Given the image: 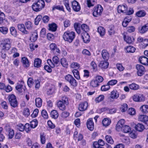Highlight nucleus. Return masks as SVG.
<instances>
[{
  "label": "nucleus",
  "mask_w": 148,
  "mask_h": 148,
  "mask_svg": "<svg viewBox=\"0 0 148 148\" xmlns=\"http://www.w3.org/2000/svg\"><path fill=\"white\" fill-rule=\"evenodd\" d=\"M45 5V2L43 0H38L36 2L33 3L32 8L34 11L38 12L44 8Z\"/></svg>",
  "instance_id": "nucleus-1"
},
{
  "label": "nucleus",
  "mask_w": 148,
  "mask_h": 148,
  "mask_svg": "<svg viewBox=\"0 0 148 148\" xmlns=\"http://www.w3.org/2000/svg\"><path fill=\"white\" fill-rule=\"evenodd\" d=\"M75 37V33L73 31L66 32L63 35V38L64 40L69 43L72 42Z\"/></svg>",
  "instance_id": "nucleus-2"
},
{
  "label": "nucleus",
  "mask_w": 148,
  "mask_h": 148,
  "mask_svg": "<svg viewBox=\"0 0 148 148\" xmlns=\"http://www.w3.org/2000/svg\"><path fill=\"white\" fill-rule=\"evenodd\" d=\"M64 78L72 88H74L77 86L78 82L72 75L68 74Z\"/></svg>",
  "instance_id": "nucleus-3"
},
{
  "label": "nucleus",
  "mask_w": 148,
  "mask_h": 148,
  "mask_svg": "<svg viewBox=\"0 0 148 148\" xmlns=\"http://www.w3.org/2000/svg\"><path fill=\"white\" fill-rule=\"evenodd\" d=\"M8 99L10 106L14 108L18 107V102L16 97L14 94H11L9 95Z\"/></svg>",
  "instance_id": "nucleus-4"
},
{
  "label": "nucleus",
  "mask_w": 148,
  "mask_h": 148,
  "mask_svg": "<svg viewBox=\"0 0 148 148\" xmlns=\"http://www.w3.org/2000/svg\"><path fill=\"white\" fill-rule=\"evenodd\" d=\"M53 62L51 59H48L47 60V63L52 68H53L55 66H57L59 63V60L56 56H54L53 58Z\"/></svg>",
  "instance_id": "nucleus-5"
},
{
  "label": "nucleus",
  "mask_w": 148,
  "mask_h": 148,
  "mask_svg": "<svg viewBox=\"0 0 148 148\" xmlns=\"http://www.w3.org/2000/svg\"><path fill=\"white\" fill-rule=\"evenodd\" d=\"M15 88L20 93L24 92L26 89V88L24 85V81L22 80L19 81L17 83Z\"/></svg>",
  "instance_id": "nucleus-6"
},
{
  "label": "nucleus",
  "mask_w": 148,
  "mask_h": 148,
  "mask_svg": "<svg viewBox=\"0 0 148 148\" xmlns=\"http://www.w3.org/2000/svg\"><path fill=\"white\" fill-rule=\"evenodd\" d=\"M103 10V8L101 5H98L97 6L95 7L93 9V16L97 17L100 15Z\"/></svg>",
  "instance_id": "nucleus-7"
},
{
  "label": "nucleus",
  "mask_w": 148,
  "mask_h": 148,
  "mask_svg": "<svg viewBox=\"0 0 148 148\" xmlns=\"http://www.w3.org/2000/svg\"><path fill=\"white\" fill-rule=\"evenodd\" d=\"M1 46L3 49L9 50L11 47L10 39L9 38L4 39L3 42L1 44Z\"/></svg>",
  "instance_id": "nucleus-8"
},
{
  "label": "nucleus",
  "mask_w": 148,
  "mask_h": 148,
  "mask_svg": "<svg viewBox=\"0 0 148 148\" xmlns=\"http://www.w3.org/2000/svg\"><path fill=\"white\" fill-rule=\"evenodd\" d=\"M5 134L8 136L9 138L10 139L12 138L14 134V130L8 126H5Z\"/></svg>",
  "instance_id": "nucleus-9"
},
{
  "label": "nucleus",
  "mask_w": 148,
  "mask_h": 148,
  "mask_svg": "<svg viewBox=\"0 0 148 148\" xmlns=\"http://www.w3.org/2000/svg\"><path fill=\"white\" fill-rule=\"evenodd\" d=\"M137 69V73L138 76H141L144 74L145 69L144 67L142 65L137 64L136 66Z\"/></svg>",
  "instance_id": "nucleus-10"
},
{
  "label": "nucleus",
  "mask_w": 148,
  "mask_h": 148,
  "mask_svg": "<svg viewBox=\"0 0 148 148\" xmlns=\"http://www.w3.org/2000/svg\"><path fill=\"white\" fill-rule=\"evenodd\" d=\"M133 99L134 101L136 102L143 101L145 100V97L143 95H134Z\"/></svg>",
  "instance_id": "nucleus-11"
},
{
  "label": "nucleus",
  "mask_w": 148,
  "mask_h": 148,
  "mask_svg": "<svg viewBox=\"0 0 148 148\" xmlns=\"http://www.w3.org/2000/svg\"><path fill=\"white\" fill-rule=\"evenodd\" d=\"M71 4L72 8L74 11L78 12L80 10V5L77 1L75 0H73L71 2Z\"/></svg>",
  "instance_id": "nucleus-12"
},
{
  "label": "nucleus",
  "mask_w": 148,
  "mask_h": 148,
  "mask_svg": "<svg viewBox=\"0 0 148 148\" xmlns=\"http://www.w3.org/2000/svg\"><path fill=\"white\" fill-rule=\"evenodd\" d=\"M86 125L88 128L90 130L92 131L94 128V123L92 118H89L87 121Z\"/></svg>",
  "instance_id": "nucleus-13"
},
{
  "label": "nucleus",
  "mask_w": 148,
  "mask_h": 148,
  "mask_svg": "<svg viewBox=\"0 0 148 148\" xmlns=\"http://www.w3.org/2000/svg\"><path fill=\"white\" fill-rule=\"evenodd\" d=\"M88 103L87 102L81 103L78 106V109L80 111H83L86 110L88 107Z\"/></svg>",
  "instance_id": "nucleus-14"
},
{
  "label": "nucleus",
  "mask_w": 148,
  "mask_h": 148,
  "mask_svg": "<svg viewBox=\"0 0 148 148\" xmlns=\"http://www.w3.org/2000/svg\"><path fill=\"white\" fill-rule=\"evenodd\" d=\"M127 8L125 5H119L117 9V11L119 13H126L127 11Z\"/></svg>",
  "instance_id": "nucleus-15"
},
{
  "label": "nucleus",
  "mask_w": 148,
  "mask_h": 148,
  "mask_svg": "<svg viewBox=\"0 0 148 148\" xmlns=\"http://www.w3.org/2000/svg\"><path fill=\"white\" fill-rule=\"evenodd\" d=\"M18 29L24 34H27L28 32L26 30L25 25L23 24H19L18 25Z\"/></svg>",
  "instance_id": "nucleus-16"
},
{
  "label": "nucleus",
  "mask_w": 148,
  "mask_h": 148,
  "mask_svg": "<svg viewBox=\"0 0 148 148\" xmlns=\"http://www.w3.org/2000/svg\"><path fill=\"white\" fill-rule=\"evenodd\" d=\"M108 33V35L110 36H113L116 33V31L114 26L112 25L109 27Z\"/></svg>",
  "instance_id": "nucleus-17"
},
{
  "label": "nucleus",
  "mask_w": 148,
  "mask_h": 148,
  "mask_svg": "<svg viewBox=\"0 0 148 148\" xmlns=\"http://www.w3.org/2000/svg\"><path fill=\"white\" fill-rule=\"evenodd\" d=\"M132 19V17L129 16L125 18L122 23L123 26L124 27H126L128 25L129 23L131 21Z\"/></svg>",
  "instance_id": "nucleus-18"
},
{
  "label": "nucleus",
  "mask_w": 148,
  "mask_h": 148,
  "mask_svg": "<svg viewBox=\"0 0 148 148\" xmlns=\"http://www.w3.org/2000/svg\"><path fill=\"white\" fill-rule=\"evenodd\" d=\"M82 38L84 42L85 43H88L90 41V36L87 32H85L82 35Z\"/></svg>",
  "instance_id": "nucleus-19"
},
{
  "label": "nucleus",
  "mask_w": 148,
  "mask_h": 148,
  "mask_svg": "<svg viewBox=\"0 0 148 148\" xmlns=\"http://www.w3.org/2000/svg\"><path fill=\"white\" fill-rule=\"evenodd\" d=\"M42 60L38 58H35L34 61V66L37 68L40 67L41 65Z\"/></svg>",
  "instance_id": "nucleus-20"
},
{
  "label": "nucleus",
  "mask_w": 148,
  "mask_h": 148,
  "mask_svg": "<svg viewBox=\"0 0 148 148\" xmlns=\"http://www.w3.org/2000/svg\"><path fill=\"white\" fill-rule=\"evenodd\" d=\"M66 105V104H65L60 101H58L57 106L60 110L62 111L65 110Z\"/></svg>",
  "instance_id": "nucleus-21"
},
{
  "label": "nucleus",
  "mask_w": 148,
  "mask_h": 148,
  "mask_svg": "<svg viewBox=\"0 0 148 148\" xmlns=\"http://www.w3.org/2000/svg\"><path fill=\"white\" fill-rule=\"evenodd\" d=\"M21 61L23 66L25 67L28 68L30 64L29 60L26 57H24L22 58Z\"/></svg>",
  "instance_id": "nucleus-22"
},
{
  "label": "nucleus",
  "mask_w": 148,
  "mask_h": 148,
  "mask_svg": "<svg viewBox=\"0 0 148 148\" xmlns=\"http://www.w3.org/2000/svg\"><path fill=\"white\" fill-rule=\"evenodd\" d=\"M103 59L105 60H107L109 58V54L107 51L105 49L102 50L101 53Z\"/></svg>",
  "instance_id": "nucleus-23"
},
{
  "label": "nucleus",
  "mask_w": 148,
  "mask_h": 148,
  "mask_svg": "<svg viewBox=\"0 0 148 148\" xmlns=\"http://www.w3.org/2000/svg\"><path fill=\"white\" fill-rule=\"evenodd\" d=\"M141 63L144 65H148V58L145 57H141L139 59Z\"/></svg>",
  "instance_id": "nucleus-24"
},
{
  "label": "nucleus",
  "mask_w": 148,
  "mask_h": 148,
  "mask_svg": "<svg viewBox=\"0 0 148 148\" xmlns=\"http://www.w3.org/2000/svg\"><path fill=\"white\" fill-rule=\"evenodd\" d=\"M119 96V92L116 90H113L111 92L110 94V97L113 99H117Z\"/></svg>",
  "instance_id": "nucleus-25"
},
{
  "label": "nucleus",
  "mask_w": 148,
  "mask_h": 148,
  "mask_svg": "<svg viewBox=\"0 0 148 148\" xmlns=\"http://www.w3.org/2000/svg\"><path fill=\"white\" fill-rule=\"evenodd\" d=\"M148 31V23L142 26L139 30L140 33L144 34Z\"/></svg>",
  "instance_id": "nucleus-26"
},
{
  "label": "nucleus",
  "mask_w": 148,
  "mask_h": 148,
  "mask_svg": "<svg viewBox=\"0 0 148 148\" xmlns=\"http://www.w3.org/2000/svg\"><path fill=\"white\" fill-rule=\"evenodd\" d=\"M138 119L141 121L145 122L148 121V116L145 115H140L138 116Z\"/></svg>",
  "instance_id": "nucleus-27"
},
{
  "label": "nucleus",
  "mask_w": 148,
  "mask_h": 148,
  "mask_svg": "<svg viewBox=\"0 0 148 148\" xmlns=\"http://www.w3.org/2000/svg\"><path fill=\"white\" fill-rule=\"evenodd\" d=\"M109 63L106 61H101L99 64V66L102 69H106L108 66Z\"/></svg>",
  "instance_id": "nucleus-28"
},
{
  "label": "nucleus",
  "mask_w": 148,
  "mask_h": 148,
  "mask_svg": "<svg viewBox=\"0 0 148 148\" xmlns=\"http://www.w3.org/2000/svg\"><path fill=\"white\" fill-rule=\"evenodd\" d=\"M135 129L139 132H142L145 129L144 126L142 124L138 123L136 125L135 127Z\"/></svg>",
  "instance_id": "nucleus-29"
},
{
  "label": "nucleus",
  "mask_w": 148,
  "mask_h": 148,
  "mask_svg": "<svg viewBox=\"0 0 148 148\" xmlns=\"http://www.w3.org/2000/svg\"><path fill=\"white\" fill-rule=\"evenodd\" d=\"M140 110L143 113L148 112V105H144L140 108Z\"/></svg>",
  "instance_id": "nucleus-30"
},
{
  "label": "nucleus",
  "mask_w": 148,
  "mask_h": 148,
  "mask_svg": "<svg viewBox=\"0 0 148 148\" xmlns=\"http://www.w3.org/2000/svg\"><path fill=\"white\" fill-rule=\"evenodd\" d=\"M98 32L101 37L103 36L105 34L106 31L104 28L102 27H99L97 29Z\"/></svg>",
  "instance_id": "nucleus-31"
},
{
  "label": "nucleus",
  "mask_w": 148,
  "mask_h": 148,
  "mask_svg": "<svg viewBox=\"0 0 148 148\" xmlns=\"http://www.w3.org/2000/svg\"><path fill=\"white\" fill-rule=\"evenodd\" d=\"M7 19L5 18V15L2 12L0 11V24H3L4 21H6Z\"/></svg>",
  "instance_id": "nucleus-32"
},
{
  "label": "nucleus",
  "mask_w": 148,
  "mask_h": 148,
  "mask_svg": "<svg viewBox=\"0 0 148 148\" xmlns=\"http://www.w3.org/2000/svg\"><path fill=\"white\" fill-rule=\"evenodd\" d=\"M124 40L127 43L129 44L132 43L134 40V38L133 37H130L125 36L124 37Z\"/></svg>",
  "instance_id": "nucleus-33"
},
{
  "label": "nucleus",
  "mask_w": 148,
  "mask_h": 148,
  "mask_svg": "<svg viewBox=\"0 0 148 148\" xmlns=\"http://www.w3.org/2000/svg\"><path fill=\"white\" fill-rule=\"evenodd\" d=\"M50 115L52 118L56 119L58 118L59 114L57 110H53L51 112Z\"/></svg>",
  "instance_id": "nucleus-34"
},
{
  "label": "nucleus",
  "mask_w": 148,
  "mask_h": 148,
  "mask_svg": "<svg viewBox=\"0 0 148 148\" xmlns=\"http://www.w3.org/2000/svg\"><path fill=\"white\" fill-rule=\"evenodd\" d=\"M38 38L37 33L36 32H34L30 38V40L32 42H34L36 41Z\"/></svg>",
  "instance_id": "nucleus-35"
},
{
  "label": "nucleus",
  "mask_w": 148,
  "mask_h": 148,
  "mask_svg": "<svg viewBox=\"0 0 148 148\" xmlns=\"http://www.w3.org/2000/svg\"><path fill=\"white\" fill-rule=\"evenodd\" d=\"M111 120L107 118H104L102 121V124L104 126L107 127L110 123Z\"/></svg>",
  "instance_id": "nucleus-36"
},
{
  "label": "nucleus",
  "mask_w": 148,
  "mask_h": 148,
  "mask_svg": "<svg viewBox=\"0 0 148 148\" xmlns=\"http://www.w3.org/2000/svg\"><path fill=\"white\" fill-rule=\"evenodd\" d=\"M129 87L130 89L134 90H137L139 88V86L138 85L134 83L130 84Z\"/></svg>",
  "instance_id": "nucleus-37"
},
{
  "label": "nucleus",
  "mask_w": 148,
  "mask_h": 148,
  "mask_svg": "<svg viewBox=\"0 0 148 148\" xmlns=\"http://www.w3.org/2000/svg\"><path fill=\"white\" fill-rule=\"evenodd\" d=\"M136 15L138 17H142L146 14V12L144 10H140L136 13Z\"/></svg>",
  "instance_id": "nucleus-38"
},
{
  "label": "nucleus",
  "mask_w": 148,
  "mask_h": 148,
  "mask_svg": "<svg viewBox=\"0 0 148 148\" xmlns=\"http://www.w3.org/2000/svg\"><path fill=\"white\" fill-rule=\"evenodd\" d=\"M36 105L38 107H40L42 105V100L39 98H36L35 99Z\"/></svg>",
  "instance_id": "nucleus-39"
},
{
  "label": "nucleus",
  "mask_w": 148,
  "mask_h": 148,
  "mask_svg": "<svg viewBox=\"0 0 148 148\" xmlns=\"http://www.w3.org/2000/svg\"><path fill=\"white\" fill-rule=\"evenodd\" d=\"M38 124V121L36 119H34L30 122V126L32 128H34L37 127Z\"/></svg>",
  "instance_id": "nucleus-40"
},
{
  "label": "nucleus",
  "mask_w": 148,
  "mask_h": 148,
  "mask_svg": "<svg viewBox=\"0 0 148 148\" xmlns=\"http://www.w3.org/2000/svg\"><path fill=\"white\" fill-rule=\"evenodd\" d=\"M73 73L75 78L77 80H79L80 77L79 75V72L77 69H75L72 71Z\"/></svg>",
  "instance_id": "nucleus-41"
},
{
  "label": "nucleus",
  "mask_w": 148,
  "mask_h": 148,
  "mask_svg": "<svg viewBox=\"0 0 148 148\" xmlns=\"http://www.w3.org/2000/svg\"><path fill=\"white\" fill-rule=\"evenodd\" d=\"M90 84V86L93 87H97L99 85L95 79H92L91 81Z\"/></svg>",
  "instance_id": "nucleus-42"
},
{
  "label": "nucleus",
  "mask_w": 148,
  "mask_h": 148,
  "mask_svg": "<svg viewBox=\"0 0 148 148\" xmlns=\"http://www.w3.org/2000/svg\"><path fill=\"white\" fill-rule=\"evenodd\" d=\"M61 64L62 66L64 67H67L68 64L66 60L64 58H62L61 59Z\"/></svg>",
  "instance_id": "nucleus-43"
},
{
  "label": "nucleus",
  "mask_w": 148,
  "mask_h": 148,
  "mask_svg": "<svg viewBox=\"0 0 148 148\" xmlns=\"http://www.w3.org/2000/svg\"><path fill=\"white\" fill-rule=\"evenodd\" d=\"M105 139L106 141L108 143L113 144L114 141L112 137L110 135H106L105 137Z\"/></svg>",
  "instance_id": "nucleus-44"
},
{
  "label": "nucleus",
  "mask_w": 148,
  "mask_h": 148,
  "mask_svg": "<svg viewBox=\"0 0 148 148\" xmlns=\"http://www.w3.org/2000/svg\"><path fill=\"white\" fill-rule=\"evenodd\" d=\"M126 51L128 53H134L136 50V49L134 47L129 46L126 48Z\"/></svg>",
  "instance_id": "nucleus-45"
},
{
  "label": "nucleus",
  "mask_w": 148,
  "mask_h": 148,
  "mask_svg": "<svg viewBox=\"0 0 148 148\" xmlns=\"http://www.w3.org/2000/svg\"><path fill=\"white\" fill-rule=\"evenodd\" d=\"M122 141L123 143H125L126 144L128 145L130 143V139L127 136H125L123 135V137L121 138Z\"/></svg>",
  "instance_id": "nucleus-46"
},
{
  "label": "nucleus",
  "mask_w": 148,
  "mask_h": 148,
  "mask_svg": "<svg viewBox=\"0 0 148 148\" xmlns=\"http://www.w3.org/2000/svg\"><path fill=\"white\" fill-rule=\"evenodd\" d=\"M59 101H60L65 104H66V105L69 104L68 98L65 96H62L60 99Z\"/></svg>",
  "instance_id": "nucleus-47"
},
{
  "label": "nucleus",
  "mask_w": 148,
  "mask_h": 148,
  "mask_svg": "<svg viewBox=\"0 0 148 148\" xmlns=\"http://www.w3.org/2000/svg\"><path fill=\"white\" fill-rule=\"evenodd\" d=\"M131 128L130 127L127 125H125L123 126L122 128V131L125 133L129 132L131 131Z\"/></svg>",
  "instance_id": "nucleus-48"
},
{
  "label": "nucleus",
  "mask_w": 148,
  "mask_h": 148,
  "mask_svg": "<svg viewBox=\"0 0 148 148\" xmlns=\"http://www.w3.org/2000/svg\"><path fill=\"white\" fill-rule=\"evenodd\" d=\"M10 31L11 34L14 37H16L17 36V32L16 29L14 27H11L10 28Z\"/></svg>",
  "instance_id": "nucleus-49"
},
{
  "label": "nucleus",
  "mask_w": 148,
  "mask_h": 148,
  "mask_svg": "<svg viewBox=\"0 0 148 148\" xmlns=\"http://www.w3.org/2000/svg\"><path fill=\"white\" fill-rule=\"evenodd\" d=\"M64 3L65 5L67 10L69 12L71 11V9L69 6L68 0H64Z\"/></svg>",
  "instance_id": "nucleus-50"
},
{
  "label": "nucleus",
  "mask_w": 148,
  "mask_h": 148,
  "mask_svg": "<svg viewBox=\"0 0 148 148\" xmlns=\"http://www.w3.org/2000/svg\"><path fill=\"white\" fill-rule=\"evenodd\" d=\"M8 31V29L7 27H0V32L3 34H6Z\"/></svg>",
  "instance_id": "nucleus-51"
},
{
  "label": "nucleus",
  "mask_w": 148,
  "mask_h": 148,
  "mask_svg": "<svg viewBox=\"0 0 148 148\" xmlns=\"http://www.w3.org/2000/svg\"><path fill=\"white\" fill-rule=\"evenodd\" d=\"M49 29L50 30L52 31H55L57 29L56 25L54 23H53L49 26Z\"/></svg>",
  "instance_id": "nucleus-52"
},
{
  "label": "nucleus",
  "mask_w": 148,
  "mask_h": 148,
  "mask_svg": "<svg viewBox=\"0 0 148 148\" xmlns=\"http://www.w3.org/2000/svg\"><path fill=\"white\" fill-rule=\"evenodd\" d=\"M128 108V105L126 103H124L121 106L120 110L121 112H124L126 111Z\"/></svg>",
  "instance_id": "nucleus-53"
},
{
  "label": "nucleus",
  "mask_w": 148,
  "mask_h": 148,
  "mask_svg": "<svg viewBox=\"0 0 148 148\" xmlns=\"http://www.w3.org/2000/svg\"><path fill=\"white\" fill-rule=\"evenodd\" d=\"M104 98V96L103 95H100L98 97H97L95 101L96 103H99L102 101Z\"/></svg>",
  "instance_id": "nucleus-54"
},
{
  "label": "nucleus",
  "mask_w": 148,
  "mask_h": 148,
  "mask_svg": "<svg viewBox=\"0 0 148 148\" xmlns=\"http://www.w3.org/2000/svg\"><path fill=\"white\" fill-rule=\"evenodd\" d=\"M81 28L85 32H87L89 30L88 27L85 24H83L81 26Z\"/></svg>",
  "instance_id": "nucleus-55"
},
{
  "label": "nucleus",
  "mask_w": 148,
  "mask_h": 148,
  "mask_svg": "<svg viewBox=\"0 0 148 148\" xmlns=\"http://www.w3.org/2000/svg\"><path fill=\"white\" fill-rule=\"evenodd\" d=\"M23 115L26 117H28L30 114L29 109L27 108H25L23 111Z\"/></svg>",
  "instance_id": "nucleus-56"
},
{
  "label": "nucleus",
  "mask_w": 148,
  "mask_h": 148,
  "mask_svg": "<svg viewBox=\"0 0 148 148\" xmlns=\"http://www.w3.org/2000/svg\"><path fill=\"white\" fill-rule=\"evenodd\" d=\"M110 87L109 85L107 84V85L102 86L101 88V90L102 91H106L110 89Z\"/></svg>",
  "instance_id": "nucleus-57"
},
{
  "label": "nucleus",
  "mask_w": 148,
  "mask_h": 148,
  "mask_svg": "<svg viewBox=\"0 0 148 148\" xmlns=\"http://www.w3.org/2000/svg\"><path fill=\"white\" fill-rule=\"evenodd\" d=\"M42 16L41 15H38L35 20V24L36 25H38L39 22L41 20L42 18Z\"/></svg>",
  "instance_id": "nucleus-58"
},
{
  "label": "nucleus",
  "mask_w": 148,
  "mask_h": 148,
  "mask_svg": "<svg viewBox=\"0 0 148 148\" xmlns=\"http://www.w3.org/2000/svg\"><path fill=\"white\" fill-rule=\"evenodd\" d=\"M25 25L27 29H31L32 28V23L30 21H29L26 22Z\"/></svg>",
  "instance_id": "nucleus-59"
},
{
  "label": "nucleus",
  "mask_w": 148,
  "mask_h": 148,
  "mask_svg": "<svg viewBox=\"0 0 148 148\" xmlns=\"http://www.w3.org/2000/svg\"><path fill=\"white\" fill-rule=\"evenodd\" d=\"M95 79L98 82L99 84L102 82L103 80V77L101 76L98 75L96 77Z\"/></svg>",
  "instance_id": "nucleus-60"
},
{
  "label": "nucleus",
  "mask_w": 148,
  "mask_h": 148,
  "mask_svg": "<svg viewBox=\"0 0 148 148\" xmlns=\"http://www.w3.org/2000/svg\"><path fill=\"white\" fill-rule=\"evenodd\" d=\"M118 81L116 79H112L109 81L107 83L109 86H113L115 85L117 83Z\"/></svg>",
  "instance_id": "nucleus-61"
},
{
  "label": "nucleus",
  "mask_w": 148,
  "mask_h": 148,
  "mask_svg": "<svg viewBox=\"0 0 148 148\" xmlns=\"http://www.w3.org/2000/svg\"><path fill=\"white\" fill-rule=\"evenodd\" d=\"M17 128L20 131L23 132L25 130V125L21 123H19L17 125Z\"/></svg>",
  "instance_id": "nucleus-62"
},
{
  "label": "nucleus",
  "mask_w": 148,
  "mask_h": 148,
  "mask_svg": "<svg viewBox=\"0 0 148 148\" xmlns=\"http://www.w3.org/2000/svg\"><path fill=\"white\" fill-rule=\"evenodd\" d=\"M128 112L129 114L132 115H134L135 114L136 111L134 108H130L128 109Z\"/></svg>",
  "instance_id": "nucleus-63"
},
{
  "label": "nucleus",
  "mask_w": 148,
  "mask_h": 148,
  "mask_svg": "<svg viewBox=\"0 0 148 148\" xmlns=\"http://www.w3.org/2000/svg\"><path fill=\"white\" fill-rule=\"evenodd\" d=\"M71 67L73 68L78 69L79 67V64L77 62H73L71 65Z\"/></svg>",
  "instance_id": "nucleus-64"
}]
</instances>
